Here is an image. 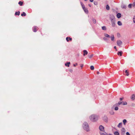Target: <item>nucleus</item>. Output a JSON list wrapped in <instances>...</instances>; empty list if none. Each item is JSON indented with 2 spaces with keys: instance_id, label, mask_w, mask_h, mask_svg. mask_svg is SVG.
<instances>
[{
  "instance_id": "nucleus-16",
  "label": "nucleus",
  "mask_w": 135,
  "mask_h": 135,
  "mask_svg": "<svg viewBox=\"0 0 135 135\" xmlns=\"http://www.w3.org/2000/svg\"><path fill=\"white\" fill-rule=\"evenodd\" d=\"M131 98L133 100H134L135 98V95L134 94L132 95L131 97Z\"/></svg>"
},
{
  "instance_id": "nucleus-36",
  "label": "nucleus",
  "mask_w": 135,
  "mask_h": 135,
  "mask_svg": "<svg viewBox=\"0 0 135 135\" xmlns=\"http://www.w3.org/2000/svg\"><path fill=\"white\" fill-rule=\"evenodd\" d=\"M132 4H129L128 7L129 8H131L132 7Z\"/></svg>"
},
{
  "instance_id": "nucleus-53",
  "label": "nucleus",
  "mask_w": 135,
  "mask_h": 135,
  "mask_svg": "<svg viewBox=\"0 0 135 135\" xmlns=\"http://www.w3.org/2000/svg\"><path fill=\"white\" fill-rule=\"evenodd\" d=\"M69 70L70 72H72V70Z\"/></svg>"
},
{
  "instance_id": "nucleus-49",
  "label": "nucleus",
  "mask_w": 135,
  "mask_h": 135,
  "mask_svg": "<svg viewBox=\"0 0 135 135\" xmlns=\"http://www.w3.org/2000/svg\"><path fill=\"white\" fill-rule=\"evenodd\" d=\"M114 48L115 49H116V46H115L114 47Z\"/></svg>"
},
{
  "instance_id": "nucleus-35",
  "label": "nucleus",
  "mask_w": 135,
  "mask_h": 135,
  "mask_svg": "<svg viewBox=\"0 0 135 135\" xmlns=\"http://www.w3.org/2000/svg\"><path fill=\"white\" fill-rule=\"evenodd\" d=\"M93 54H92L91 55H88V57L89 58H92L93 56Z\"/></svg>"
},
{
  "instance_id": "nucleus-32",
  "label": "nucleus",
  "mask_w": 135,
  "mask_h": 135,
  "mask_svg": "<svg viewBox=\"0 0 135 135\" xmlns=\"http://www.w3.org/2000/svg\"><path fill=\"white\" fill-rule=\"evenodd\" d=\"M109 113L110 114L113 115L114 114V112L113 111H111L109 112Z\"/></svg>"
},
{
  "instance_id": "nucleus-48",
  "label": "nucleus",
  "mask_w": 135,
  "mask_h": 135,
  "mask_svg": "<svg viewBox=\"0 0 135 135\" xmlns=\"http://www.w3.org/2000/svg\"><path fill=\"white\" fill-rule=\"evenodd\" d=\"M123 99V98H120V100H122V99Z\"/></svg>"
},
{
  "instance_id": "nucleus-6",
  "label": "nucleus",
  "mask_w": 135,
  "mask_h": 135,
  "mask_svg": "<svg viewBox=\"0 0 135 135\" xmlns=\"http://www.w3.org/2000/svg\"><path fill=\"white\" fill-rule=\"evenodd\" d=\"M103 120L105 122H107L108 121V119L107 116H104L103 118Z\"/></svg>"
},
{
  "instance_id": "nucleus-30",
  "label": "nucleus",
  "mask_w": 135,
  "mask_h": 135,
  "mask_svg": "<svg viewBox=\"0 0 135 135\" xmlns=\"http://www.w3.org/2000/svg\"><path fill=\"white\" fill-rule=\"evenodd\" d=\"M93 23H94V24H95L96 23V20L95 19H93Z\"/></svg>"
},
{
  "instance_id": "nucleus-24",
  "label": "nucleus",
  "mask_w": 135,
  "mask_h": 135,
  "mask_svg": "<svg viewBox=\"0 0 135 135\" xmlns=\"http://www.w3.org/2000/svg\"><path fill=\"white\" fill-rule=\"evenodd\" d=\"M104 36L106 37H109L110 36L108 34H106V33H104Z\"/></svg>"
},
{
  "instance_id": "nucleus-10",
  "label": "nucleus",
  "mask_w": 135,
  "mask_h": 135,
  "mask_svg": "<svg viewBox=\"0 0 135 135\" xmlns=\"http://www.w3.org/2000/svg\"><path fill=\"white\" fill-rule=\"evenodd\" d=\"M112 26L113 27H114L115 25V21L111 22Z\"/></svg>"
},
{
  "instance_id": "nucleus-17",
  "label": "nucleus",
  "mask_w": 135,
  "mask_h": 135,
  "mask_svg": "<svg viewBox=\"0 0 135 135\" xmlns=\"http://www.w3.org/2000/svg\"><path fill=\"white\" fill-rule=\"evenodd\" d=\"M121 7L122 8L126 9V6L124 4H122L121 6Z\"/></svg>"
},
{
  "instance_id": "nucleus-9",
  "label": "nucleus",
  "mask_w": 135,
  "mask_h": 135,
  "mask_svg": "<svg viewBox=\"0 0 135 135\" xmlns=\"http://www.w3.org/2000/svg\"><path fill=\"white\" fill-rule=\"evenodd\" d=\"M37 27L36 26H34L33 28V31L34 32H36L37 31Z\"/></svg>"
},
{
  "instance_id": "nucleus-1",
  "label": "nucleus",
  "mask_w": 135,
  "mask_h": 135,
  "mask_svg": "<svg viewBox=\"0 0 135 135\" xmlns=\"http://www.w3.org/2000/svg\"><path fill=\"white\" fill-rule=\"evenodd\" d=\"M99 118V116L95 114H93L89 117V119L92 122H95L97 121Z\"/></svg>"
},
{
  "instance_id": "nucleus-50",
  "label": "nucleus",
  "mask_w": 135,
  "mask_h": 135,
  "mask_svg": "<svg viewBox=\"0 0 135 135\" xmlns=\"http://www.w3.org/2000/svg\"><path fill=\"white\" fill-rule=\"evenodd\" d=\"M89 7H91V4H89Z\"/></svg>"
},
{
  "instance_id": "nucleus-26",
  "label": "nucleus",
  "mask_w": 135,
  "mask_h": 135,
  "mask_svg": "<svg viewBox=\"0 0 135 135\" xmlns=\"http://www.w3.org/2000/svg\"><path fill=\"white\" fill-rule=\"evenodd\" d=\"M118 24L119 26H121L122 25V23L120 21H118Z\"/></svg>"
},
{
  "instance_id": "nucleus-5",
  "label": "nucleus",
  "mask_w": 135,
  "mask_h": 135,
  "mask_svg": "<svg viewBox=\"0 0 135 135\" xmlns=\"http://www.w3.org/2000/svg\"><path fill=\"white\" fill-rule=\"evenodd\" d=\"M99 128L101 131L102 132H104V127L102 125L100 126Z\"/></svg>"
},
{
  "instance_id": "nucleus-52",
  "label": "nucleus",
  "mask_w": 135,
  "mask_h": 135,
  "mask_svg": "<svg viewBox=\"0 0 135 135\" xmlns=\"http://www.w3.org/2000/svg\"><path fill=\"white\" fill-rule=\"evenodd\" d=\"M108 135H112V134H108Z\"/></svg>"
},
{
  "instance_id": "nucleus-54",
  "label": "nucleus",
  "mask_w": 135,
  "mask_h": 135,
  "mask_svg": "<svg viewBox=\"0 0 135 135\" xmlns=\"http://www.w3.org/2000/svg\"><path fill=\"white\" fill-rule=\"evenodd\" d=\"M97 74H99V72L98 71L97 72Z\"/></svg>"
},
{
  "instance_id": "nucleus-47",
  "label": "nucleus",
  "mask_w": 135,
  "mask_h": 135,
  "mask_svg": "<svg viewBox=\"0 0 135 135\" xmlns=\"http://www.w3.org/2000/svg\"><path fill=\"white\" fill-rule=\"evenodd\" d=\"M90 2H93V0H89Z\"/></svg>"
},
{
  "instance_id": "nucleus-46",
  "label": "nucleus",
  "mask_w": 135,
  "mask_h": 135,
  "mask_svg": "<svg viewBox=\"0 0 135 135\" xmlns=\"http://www.w3.org/2000/svg\"><path fill=\"white\" fill-rule=\"evenodd\" d=\"M127 104V103L126 102H125L123 104L124 105H126Z\"/></svg>"
},
{
  "instance_id": "nucleus-41",
  "label": "nucleus",
  "mask_w": 135,
  "mask_h": 135,
  "mask_svg": "<svg viewBox=\"0 0 135 135\" xmlns=\"http://www.w3.org/2000/svg\"><path fill=\"white\" fill-rule=\"evenodd\" d=\"M66 40L68 42L69 41V38L68 37H67L66 38Z\"/></svg>"
},
{
  "instance_id": "nucleus-20",
  "label": "nucleus",
  "mask_w": 135,
  "mask_h": 135,
  "mask_svg": "<svg viewBox=\"0 0 135 135\" xmlns=\"http://www.w3.org/2000/svg\"><path fill=\"white\" fill-rule=\"evenodd\" d=\"M102 29L104 30H106L107 29L105 26H103L102 27Z\"/></svg>"
},
{
  "instance_id": "nucleus-28",
  "label": "nucleus",
  "mask_w": 135,
  "mask_h": 135,
  "mask_svg": "<svg viewBox=\"0 0 135 135\" xmlns=\"http://www.w3.org/2000/svg\"><path fill=\"white\" fill-rule=\"evenodd\" d=\"M106 9L107 10H109V9L110 7H109V5H107L106 6Z\"/></svg>"
},
{
  "instance_id": "nucleus-18",
  "label": "nucleus",
  "mask_w": 135,
  "mask_h": 135,
  "mask_svg": "<svg viewBox=\"0 0 135 135\" xmlns=\"http://www.w3.org/2000/svg\"><path fill=\"white\" fill-rule=\"evenodd\" d=\"M123 122L124 125H125L126 124V123L127 122V121L126 119H124L123 120Z\"/></svg>"
},
{
  "instance_id": "nucleus-40",
  "label": "nucleus",
  "mask_w": 135,
  "mask_h": 135,
  "mask_svg": "<svg viewBox=\"0 0 135 135\" xmlns=\"http://www.w3.org/2000/svg\"><path fill=\"white\" fill-rule=\"evenodd\" d=\"M78 65V64L77 63H76L75 64H73V66L74 67H75L76 66V65Z\"/></svg>"
},
{
  "instance_id": "nucleus-23",
  "label": "nucleus",
  "mask_w": 135,
  "mask_h": 135,
  "mask_svg": "<svg viewBox=\"0 0 135 135\" xmlns=\"http://www.w3.org/2000/svg\"><path fill=\"white\" fill-rule=\"evenodd\" d=\"M114 135H119V133L118 132L116 131L114 132Z\"/></svg>"
},
{
  "instance_id": "nucleus-19",
  "label": "nucleus",
  "mask_w": 135,
  "mask_h": 135,
  "mask_svg": "<svg viewBox=\"0 0 135 135\" xmlns=\"http://www.w3.org/2000/svg\"><path fill=\"white\" fill-rule=\"evenodd\" d=\"M122 125V123H119L117 127L119 128H120L121 127Z\"/></svg>"
},
{
  "instance_id": "nucleus-13",
  "label": "nucleus",
  "mask_w": 135,
  "mask_h": 135,
  "mask_svg": "<svg viewBox=\"0 0 135 135\" xmlns=\"http://www.w3.org/2000/svg\"><path fill=\"white\" fill-rule=\"evenodd\" d=\"M119 106V105L118 103H116L114 104L112 107V108H114V107H118Z\"/></svg>"
},
{
  "instance_id": "nucleus-34",
  "label": "nucleus",
  "mask_w": 135,
  "mask_h": 135,
  "mask_svg": "<svg viewBox=\"0 0 135 135\" xmlns=\"http://www.w3.org/2000/svg\"><path fill=\"white\" fill-rule=\"evenodd\" d=\"M23 2L21 1H20L18 2V4H20V6H22L23 4Z\"/></svg>"
},
{
  "instance_id": "nucleus-22",
  "label": "nucleus",
  "mask_w": 135,
  "mask_h": 135,
  "mask_svg": "<svg viewBox=\"0 0 135 135\" xmlns=\"http://www.w3.org/2000/svg\"><path fill=\"white\" fill-rule=\"evenodd\" d=\"M110 38H111V40L112 41H113L114 40V35H112V36L110 37Z\"/></svg>"
},
{
  "instance_id": "nucleus-37",
  "label": "nucleus",
  "mask_w": 135,
  "mask_h": 135,
  "mask_svg": "<svg viewBox=\"0 0 135 135\" xmlns=\"http://www.w3.org/2000/svg\"><path fill=\"white\" fill-rule=\"evenodd\" d=\"M133 22L135 23V16H134L133 18Z\"/></svg>"
},
{
  "instance_id": "nucleus-14",
  "label": "nucleus",
  "mask_w": 135,
  "mask_h": 135,
  "mask_svg": "<svg viewBox=\"0 0 135 135\" xmlns=\"http://www.w3.org/2000/svg\"><path fill=\"white\" fill-rule=\"evenodd\" d=\"M117 16L118 18H119L121 16V14L120 13H118L117 14Z\"/></svg>"
},
{
  "instance_id": "nucleus-15",
  "label": "nucleus",
  "mask_w": 135,
  "mask_h": 135,
  "mask_svg": "<svg viewBox=\"0 0 135 135\" xmlns=\"http://www.w3.org/2000/svg\"><path fill=\"white\" fill-rule=\"evenodd\" d=\"M70 64V62H67L65 64V65L66 66H67L68 67H69V65Z\"/></svg>"
},
{
  "instance_id": "nucleus-29",
  "label": "nucleus",
  "mask_w": 135,
  "mask_h": 135,
  "mask_svg": "<svg viewBox=\"0 0 135 135\" xmlns=\"http://www.w3.org/2000/svg\"><path fill=\"white\" fill-rule=\"evenodd\" d=\"M26 13L24 12H23V13H22L21 14V16H26Z\"/></svg>"
},
{
  "instance_id": "nucleus-55",
  "label": "nucleus",
  "mask_w": 135,
  "mask_h": 135,
  "mask_svg": "<svg viewBox=\"0 0 135 135\" xmlns=\"http://www.w3.org/2000/svg\"><path fill=\"white\" fill-rule=\"evenodd\" d=\"M85 1H86L87 0H84Z\"/></svg>"
},
{
  "instance_id": "nucleus-31",
  "label": "nucleus",
  "mask_w": 135,
  "mask_h": 135,
  "mask_svg": "<svg viewBox=\"0 0 135 135\" xmlns=\"http://www.w3.org/2000/svg\"><path fill=\"white\" fill-rule=\"evenodd\" d=\"M90 69L91 70H93L94 69V67L93 66H90Z\"/></svg>"
},
{
  "instance_id": "nucleus-51",
  "label": "nucleus",
  "mask_w": 135,
  "mask_h": 135,
  "mask_svg": "<svg viewBox=\"0 0 135 135\" xmlns=\"http://www.w3.org/2000/svg\"><path fill=\"white\" fill-rule=\"evenodd\" d=\"M71 40H72V38H69V40H70V41H71Z\"/></svg>"
},
{
  "instance_id": "nucleus-8",
  "label": "nucleus",
  "mask_w": 135,
  "mask_h": 135,
  "mask_svg": "<svg viewBox=\"0 0 135 135\" xmlns=\"http://www.w3.org/2000/svg\"><path fill=\"white\" fill-rule=\"evenodd\" d=\"M122 44V41L120 40H118L117 41V44L119 46H120Z\"/></svg>"
},
{
  "instance_id": "nucleus-43",
  "label": "nucleus",
  "mask_w": 135,
  "mask_h": 135,
  "mask_svg": "<svg viewBox=\"0 0 135 135\" xmlns=\"http://www.w3.org/2000/svg\"><path fill=\"white\" fill-rule=\"evenodd\" d=\"M126 135H130L129 133L128 132H127L126 133Z\"/></svg>"
},
{
  "instance_id": "nucleus-4",
  "label": "nucleus",
  "mask_w": 135,
  "mask_h": 135,
  "mask_svg": "<svg viewBox=\"0 0 135 135\" xmlns=\"http://www.w3.org/2000/svg\"><path fill=\"white\" fill-rule=\"evenodd\" d=\"M110 18L111 20V22L115 21L114 17L113 15H110Z\"/></svg>"
},
{
  "instance_id": "nucleus-2",
  "label": "nucleus",
  "mask_w": 135,
  "mask_h": 135,
  "mask_svg": "<svg viewBox=\"0 0 135 135\" xmlns=\"http://www.w3.org/2000/svg\"><path fill=\"white\" fill-rule=\"evenodd\" d=\"M83 129L87 132H88L90 131L89 124L86 122L84 123L83 125Z\"/></svg>"
},
{
  "instance_id": "nucleus-39",
  "label": "nucleus",
  "mask_w": 135,
  "mask_h": 135,
  "mask_svg": "<svg viewBox=\"0 0 135 135\" xmlns=\"http://www.w3.org/2000/svg\"><path fill=\"white\" fill-rule=\"evenodd\" d=\"M103 39V40L105 41H106L107 40V39L106 37H104Z\"/></svg>"
},
{
  "instance_id": "nucleus-21",
  "label": "nucleus",
  "mask_w": 135,
  "mask_h": 135,
  "mask_svg": "<svg viewBox=\"0 0 135 135\" xmlns=\"http://www.w3.org/2000/svg\"><path fill=\"white\" fill-rule=\"evenodd\" d=\"M122 51H119L118 52L117 54L118 55H120V56L122 55Z\"/></svg>"
},
{
  "instance_id": "nucleus-44",
  "label": "nucleus",
  "mask_w": 135,
  "mask_h": 135,
  "mask_svg": "<svg viewBox=\"0 0 135 135\" xmlns=\"http://www.w3.org/2000/svg\"><path fill=\"white\" fill-rule=\"evenodd\" d=\"M83 66L84 65L83 64H81L80 65V67L81 68H82L83 67Z\"/></svg>"
},
{
  "instance_id": "nucleus-38",
  "label": "nucleus",
  "mask_w": 135,
  "mask_h": 135,
  "mask_svg": "<svg viewBox=\"0 0 135 135\" xmlns=\"http://www.w3.org/2000/svg\"><path fill=\"white\" fill-rule=\"evenodd\" d=\"M81 3V4L82 6V8H83V6H85L83 4V3L82 2H81L80 3Z\"/></svg>"
},
{
  "instance_id": "nucleus-3",
  "label": "nucleus",
  "mask_w": 135,
  "mask_h": 135,
  "mask_svg": "<svg viewBox=\"0 0 135 135\" xmlns=\"http://www.w3.org/2000/svg\"><path fill=\"white\" fill-rule=\"evenodd\" d=\"M126 129L124 128H122L121 130V135H124L125 134Z\"/></svg>"
},
{
  "instance_id": "nucleus-33",
  "label": "nucleus",
  "mask_w": 135,
  "mask_h": 135,
  "mask_svg": "<svg viewBox=\"0 0 135 135\" xmlns=\"http://www.w3.org/2000/svg\"><path fill=\"white\" fill-rule=\"evenodd\" d=\"M114 108L115 110H117L118 109V107H114Z\"/></svg>"
},
{
  "instance_id": "nucleus-45",
  "label": "nucleus",
  "mask_w": 135,
  "mask_h": 135,
  "mask_svg": "<svg viewBox=\"0 0 135 135\" xmlns=\"http://www.w3.org/2000/svg\"><path fill=\"white\" fill-rule=\"evenodd\" d=\"M122 103V102H118V105H119L120 104H121Z\"/></svg>"
},
{
  "instance_id": "nucleus-11",
  "label": "nucleus",
  "mask_w": 135,
  "mask_h": 135,
  "mask_svg": "<svg viewBox=\"0 0 135 135\" xmlns=\"http://www.w3.org/2000/svg\"><path fill=\"white\" fill-rule=\"evenodd\" d=\"M83 52H84V56H85V55H87L88 54V52L86 50H83Z\"/></svg>"
},
{
  "instance_id": "nucleus-25",
  "label": "nucleus",
  "mask_w": 135,
  "mask_h": 135,
  "mask_svg": "<svg viewBox=\"0 0 135 135\" xmlns=\"http://www.w3.org/2000/svg\"><path fill=\"white\" fill-rule=\"evenodd\" d=\"M125 73L126 74V75L127 76H128L129 75V73L128 72L127 70H126L125 71Z\"/></svg>"
},
{
  "instance_id": "nucleus-7",
  "label": "nucleus",
  "mask_w": 135,
  "mask_h": 135,
  "mask_svg": "<svg viewBox=\"0 0 135 135\" xmlns=\"http://www.w3.org/2000/svg\"><path fill=\"white\" fill-rule=\"evenodd\" d=\"M83 8L86 13H88V9L87 8H86L85 6H83Z\"/></svg>"
},
{
  "instance_id": "nucleus-27",
  "label": "nucleus",
  "mask_w": 135,
  "mask_h": 135,
  "mask_svg": "<svg viewBox=\"0 0 135 135\" xmlns=\"http://www.w3.org/2000/svg\"><path fill=\"white\" fill-rule=\"evenodd\" d=\"M20 12L19 11L18 12H16L15 13V15H20Z\"/></svg>"
},
{
  "instance_id": "nucleus-12",
  "label": "nucleus",
  "mask_w": 135,
  "mask_h": 135,
  "mask_svg": "<svg viewBox=\"0 0 135 135\" xmlns=\"http://www.w3.org/2000/svg\"><path fill=\"white\" fill-rule=\"evenodd\" d=\"M100 133L101 135H108V134L106 132H100Z\"/></svg>"
},
{
  "instance_id": "nucleus-42",
  "label": "nucleus",
  "mask_w": 135,
  "mask_h": 135,
  "mask_svg": "<svg viewBox=\"0 0 135 135\" xmlns=\"http://www.w3.org/2000/svg\"><path fill=\"white\" fill-rule=\"evenodd\" d=\"M94 3L95 5H97V3L96 2H94Z\"/></svg>"
}]
</instances>
